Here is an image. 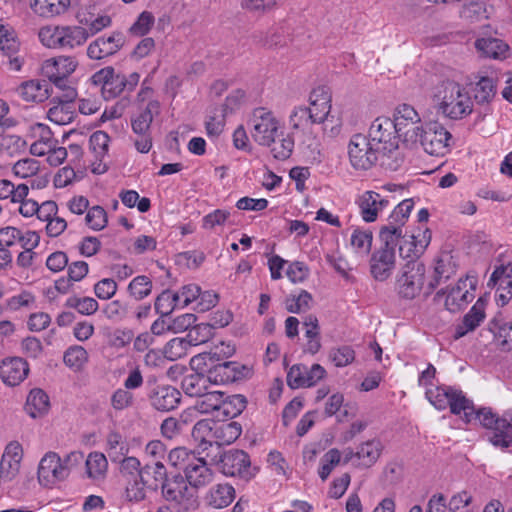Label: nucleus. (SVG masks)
Returning a JSON list of instances; mask_svg holds the SVG:
<instances>
[{"instance_id": "nucleus-1", "label": "nucleus", "mask_w": 512, "mask_h": 512, "mask_svg": "<svg viewBox=\"0 0 512 512\" xmlns=\"http://www.w3.org/2000/svg\"><path fill=\"white\" fill-rule=\"evenodd\" d=\"M438 112L452 120H460L473 111V101L468 90L454 80L441 81L434 90Z\"/></svg>"}, {"instance_id": "nucleus-2", "label": "nucleus", "mask_w": 512, "mask_h": 512, "mask_svg": "<svg viewBox=\"0 0 512 512\" xmlns=\"http://www.w3.org/2000/svg\"><path fill=\"white\" fill-rule=\"evenodd\" d=\"M487 430L489 442L501 449L512 445V411H507L498 417L490 408L474 410V419Z\"/></svg>"}, {"instance_id": "nucleus-3", "label": "nucleus", "mask_w": 512, "mask_h": 512, "mask_svg": "<svg viewBox=\"0 0 512 512\" xmlns=\"http://www.w3.org/2000/svg\"><path fill=\"white\" fill-rule=\"evenodd\" d=\"M332 94L328 87L318 86L314 88L309 95V110L312 123L323 124L327 130L330 126V135H338L341 128V121L331 113Z\"/></svg>"}, {"instance_id": "nucleus-4", "label": "nucleus", "mask_w": 512, "mask_h": 512, "mask_svg": "<svg viewBox=\"0 0 512 512\" xmlns=\"http://www.w3.org/2000/svg\"><path fill=\"white\" fill-rule=\"evenodd\" d=\"M200 414L216 413V417L234 418L245 408V401L241 395L225 397L220 391L203 392L196 401Z\"/></svg>"}, {"instance_id": "nucleus-5", "label": "nucleus", "mask_w": 512, "mask_h": 512, "mask_svg": "<svg viewBox=\"0 0 512 512\" xmlns=\"http://www.w3.org/2000/svg\"><path fill=\"white\" fill-rule=\"evenodd\" d=\"M392 119L399 138L407 145H417L425 127L418 111L410 104H399L393 111Z\"/></svg>"}, {"instance_id": "nucleus-6", "label": "nucleus", "mask_w": 512, "mask_h": 512, "mask_svg": "<svg viewBox=\"0 0 512 512\" xmlns=\"http://www.w3.org/2000/svg\"><path fill=\"white\" fill-rule=\"evenodd\" d=\"M249 125L251 137L261 146L270 147L279 137L280 122L275 114L265 107L253 110Z\"/></svg>"}, {"instance_id": "nucleus-7", "label": "nucleus", "mask_w": 512, "mask_h": 512, "mask_svg": "<svg viewBox=\"0 0 512 512\" xmlns=\"http://www.w3.org/2000/svg\"><path fill=\"white\" fill-rule=\"evenodd\" d=\"M425 265L419 261H408L399 271L396 279L398 294L406 299H413L422 290L425 279Z\"/></svg>"}, {"instance_id": "nucleus-8", "label": "nucleus", "mask_w": 512, "mask_h": 512, "mask_svg": "<svg viewBox=\"0 0 512 512\" xmlns=\"http://www.w3.org/2000/svg\"><path fill=\"white\" fill-rule=\"evenodd\" d=\"M348 156L351 165L357 170H368L374 166L380 156V150L363 134H355L348 144Z\"/></svg>"}, {"instance_id": "nucleus-9", "label": "nucleus", "mask_w": 512, "mask_h": 512, "mask_svg": "<svg viewBox=\"0 0 512 512\" xmlns=\"http://www.w3.org/2000/svg\"><path fill=\"white\" fill-rule=\"evenodd\" d=\"M368 139L383 155L395 151L400 140L393 119L386 116L377 117L371 123Z\"/></svg>"}, {"instance_id": "nucleus-10", "label": "nucleus", "mask_w": 512, "mask_h": 512, "mask_svg": "<svg viewBox=\"0 0 512 512\" xmlns=\"http://www.w3.org/2000/svg\"><path fill=\"white\" fill-rule=\"evenodd\" d=\"M414 208L413 199H405L400 202L389 215L388 222L379 232L380 239L383 243L398 244L403 236L404 226Z\"/></svg>"}, {"instance_id": "nucleus-11", "label": "nucleus", "mask_w": 512, "mask_h": 512, "mask_svg": "<svg viewBox=\"0 0 512 512\" xmlns=\"http://www.w3.org/2000/svg\"><path fill=\"white\" fill-rule=\"evenodd\" d=\"M451 134L438 122L425 124L418 142L426 153L432 156L443 157L450 151Z\"/></svg>"}, {"instance_id": "nucleus-12", "label": "nucleus", "mask_w": 512, "mask_h": 512, "mask_svg": "<svg viewBox=\"0 0 512 512\" xmlns=\"http://www.w3.org/2000/svg\"><path fill=\"white\" fill-rule=\"evenodd\" d=\"M161 494L165 501L184 507H197L196 491L192 489L180 474L163 482Z\"/></svg>"}, {"instance_id": "nucleus-13", "label": "nucleus", "mask_w": 512, "mask_h": 512, "mask_svg": "<svg viewBox=\"0 0 512 512\" xmlns=\"http://www.w3.org/2000/svg\"><path fill=\"white\" fill-rule=\"evenodd\" d=\"M375 250L370 258V273L374 280L384 282L388 280L397 264L395 247L397 244H386Z\"/></svg>"}, {"instance_id": "nucleus-14", "label": "nucleus", "mask_w": 512, "mask_h": 512, "mask_svg": "<svg viewBox=\"0 0 512 512\" xmlns=\"http://www.w3.org/2000/svg\"><path fill=\"white\" fill-rule=\"evenodd\" d=\"M476 285V277L467 275L465 278H460L455 285L443 291V294H446V308L451 312H456L467 306L475 297Z\"/></svg>"}, {"instance_id": "nucleus-15", "label": "nucleus", "mask_w": 512, "mask_h": 512, "mask_svg": "<svg viewBox=\"0 0 512 512\" xmlns=\"http://www.w3.org/2000/svg\"><path fill=\"white\" fill-rule=\"evenodd\" d=\"M355 204L362 220L366 223H373L390 205V200L388 196L379 192L367 190L356 197Z\"/></svg>"}, {"instance_id": "nucleus-16", "label": "nucleus", "mask_w": 512, "mask_h": 512, "mask_svg": "<svg viewBox=\"0 0 512 512\" xmlns=\"http://www.w3.org/2000/svg\"><path fill=\"white\" fill-rule=\"evenodd\" d=\"M251 369L236 361L215 362L208 371V381L219 385L248 378Z\"/></svg>"}, {"instance_id": "nucleus-17", "label": "nucleus", "mask_w": 512, "mask_h": 512, "mask_svg": "<svg viewBox=\"0 0 512 512\" xmlns=\"http://www.w3.org/2000/svg\"><path fill=\"white\" fill-rule=\"evenodd\" d=\"M325 376L326 370L320 364H313L310 368L303 364H295L287 373V383L292 389L311 387Z\"/></svg>"}, {"instance_id": "nucleus-18", "label": "nucleus", "mask_w": 512, "mask_h": 512, "mask_svg": "<svg viewBox=\"0 0 512 512\" xmlns=\"http://www.w3.org/2000/svg\"><path fill=\"white\" fill-rule=\"evenodd\" d=\"M67 478V470L61 465V458L55 452L46 453L38 466L39 483L51 487L59 481Z\"/></svg>"}, {"instance_id": "nucleus-19", "label": "nucleus", "mask_w": 512, "mask_h": 512, "mask_svg": "<svg viewBox=\"0 0 512 512\" xmlns=\"http://www.w3.org/2000/svg\"><path fill=\"white\" fill-rule=\"evenodd\" d=\"M125 36L122 32H112L92 41L87 47V56L93 60H101L116 54L124 45Z\"/></svg>"}, {"instance_id": "nucleus-20", "label": "nucleus", "mask_w": 512, "mask_h": 512, "mask_svg": "<svg viewBox=\"0 0 512 512\" xmlns=\"http://www.w3.org/2000/svg\"><path fill=\"white\" fill-rule=\"evenodd\" d=\"M91 81L101 86L102 95L105 99H113L125 91L124 75L115 73L113 67H105L95 72Z\"/></svg>"}, {"instance_id": "nucleus-21", "label": "nucleus", "mask_w": 512, "mask_h": 512, "mask_svg": "<svg viewBox=\"0 0 512 512\" xmlns=\"http://www.w3.org/2000/svg\"><path fill=\"white\" fill-rule=\"evenodd\" d=\"M28 362L18 356L6 357L0 361V379L10 387L20 385L28 376Z\"/></svg>"}, {"instance_id": "nucleus-22", "label": "nucleus", "mask_w": 512, "mask_h": 512, "mask_svg": "<svg viewBox=\"0 0 512 512\" xmlns=\"http://www.w3.org/2000/svg\"><path fill=\"white\" fill-rule=\"evenodd\" d=\"M109 142V135L102 130L96 131L90 136L89 145L92 154L90 166L94 174H103L108 169Z\"/></svg>"}, {"instance_id": "nucleus-23", "label": "nucleus", "mask_w": 512, "mask_h": 512, "mask_svg": "<svg viewBox=\"0 0 512 512\" xmlns=\"http://www.w3.org/2000/svg\"><path fill=\"white\" fill-rule=\"evenodd\" d=\"M488 286L496 287V301L506 305L512 298V262L494 270L488 281Z\"/></svg>"}, {"instance_id": "nucleus-24", "label": "nucleus", "mask_w": 512, "mask_h": 512, "mask_svg": "<svg viewBox=\"0 0 512 512\" xmlns=\"http://www.w3.org/2000/svg\"><path fill=\"white\" fill-rule=\"evenodd\" d=\"M184 479L196 491L212 481L213 473L203 458L192 457L184 467Z\"/></svg>"}, {"instance_id": "nucleus-25", "label": "nucleus", "mask_w": 512, "mask_h": 512, "mask_svg": "<svg viewBox=\"0 0 512 512\" xmlns=\"http://www.w3.org/2000/svg\"><path fill=\"white\" fill-rule=\"evenodd\" d=\"M17 93L23 101L30 103H42L55 94L49 82L42 79H31L21 83Z\"/></svg>"}, {"instance_id": "nucleus-26", "label": "nucleus", "mask_w": 512, "mask_h": 512, "mask_svg": "<svg viewBox=\"0 0 512 512\" xmlns=\"http://www.w3.org/2000/svg\"><path fill=\"white\" fill-rule=\"evenodd\" d=\"M431 240V233L426 228L424 230H418L417 234L407 235L403 232V236L398 241L399 252L402 257H419Z\"/></svg>"}, {"instance_id": "nucleus-27", "label": "nucleus", "mask_w": 512, "mask_h": 512, "mask_svg": "<svg viewBox=\"0 0 512 512\" xmlns=\"http://www.w3.org/2000/svg\"><path fill=\"white\" fill-rule=\"evenodd\" d=\"M497 83V76L493 73L476 75L472 83L475 102L479 105H489L496 97Z\"/></svg>"}, {"instance_id": "nucleus-28", "label": "nucleus", "mask_w": 512, "mask_h": 512, "mask_svg": "<svg viewBox=\"0 0 512 512\" xmlns=\"http://www.w3.org/2000/svg\"><path fill=\"white\" fill-rule=\"evenodd\" d=\"M78 66V61L73 56L61 55L43 61L42 74L47 78L69 77Z\"/></svg>"}, {"instance_id": "nucleus-29", "label": "nucleus", "mask_w": 512, "mask_h": 512, "mask_svg": "<svg viewBox=\"0 0 512 512\" xmlns=\"http://www.w3.org/2000/svg\"><path fill=\"white\" fill-rule=\"evenodd\" d=\"M486 301L479 298L454 329V338L459 339L474 331L485 319Z\"/></svg>"}, {"instance_id": "nucleus-30", "label": "nucleus", "mask_w": 512, "mask_h": 512, "mask_svg": "<svg viewBox=\"0 0 512 512\" xmlns=\"http://www.w3.org/2000/svg\"><path fill=\"white\" fill-rule=\"evenodd\" d=\"M151 405L159 411L174 409L180 400V393L169 385H157L149 395Z\"/></svg>"}, {"instance_id": "nucleus-31", "label": "nucleus", "mask_w": 512, "mask_h": 512, "mask_svg": "<svg viewBox=\"0 0 512 512\" xmlns=\"http://www.w3.org/2000/svg\"><path fill=\"white\" fill-rule=\"evenodd\" d=\"M32 133L38 137L30 146V153L33 156L42 157L50 152L52 147L58 144V141L53 137L50 128L42 123H35L31 127Z\"/></svg>"}, {"instance_id": "nucleus-32", "label": "nucleus", "mask_w": 512, "mask_h": 512, "mask_svg": "<svg viewBox=\"0 0 512 512\" xmlns=\"http://www.w3.org/2000/svg\"><path fill=\"white\" fill-rule=\"evenodd\" d=\"M158 101H149L145 108L140 109L131 118V126L134 134L150 133L151 123L155 115L159 113Z\"/></svg>"}, {"instance_id": "nucleus-33", "label": "nucleus", "mask_w": 512, "mask_h": 512, "mask_svg": "<svg viewBox=\"0 0 512 512\" xmlns=\"http://www.w3.org/2000/svg\"><path fill=\"white\" fill-rule=\"evenodd\" d=\"M60 49L72 50L89 38L88 30L78 25H61Z\"/></svg>"}, {"instance_id": "nucleus-34", "label": "nucleus", "mask_w": 512, "mask_h": 512, "mask_svg": "<svg viewBox=\"0 0 512 512\" xmlns=\"http://www.w3.org/2000/svg\"><path fill=\"white\" fill-rule=\"evenodd\" d=\"M50 408V400L46 392L40 388L30 390L24 409L26 413L32 417H42L48 413Z\"/></svg>"}, {"instance_id": "nucleus-35", "label": "nucleus", "mask_w": 512, "mask_h": 512, "mask_svg": "<svg viewBox=\"0 0 512 512\" xmlns=\"http://www.w3.org/2000/svg\"><path fill=\"white\" fill-rule=\"evenodd\" d=\"M74 101L52 98V107L47 112L48 119L58 125L70 124L75 117Z\"/></svg>"}, {"instance_id": "nucleus-36", "label": "nucleus", "mask_w": 512, "mask_h": 512, "mask_svg": "<svg viewBox=\"0 0 512 512\" xmlns=\"http://www.w3.org/2000/svg\"><path fill=\"white\" fill-rule=\"evenodd\" d=\"M146 489L157 491L156 481L144 480L143 477L126 479L125 496L132 502H141L146 498Z\"/></svg>"}, {"instance_id": "nucleus-37", "label": "nucleus", "mask_w": 512, "mask_h": 512, "mask_svg": "<svg viewBox=\"0 0 512 512\" xmlns=\"http://www.w3.org/2000/svg\"><path fill=\"white\" fill-rule=\"evenodd\" d=\"M475 48L482 56L493 59L506 58L509 50L508 45L497 38H479Z\"/></svg>"}, {"instance_id": "nucleus-38", "label": "nucleus", "mask_w": 512, "mask_h": 512, "mask_svg": "<svg viewBox=\"0 0 512 512\" xmlns=\"http://www.w3.org/2000/svg\"><path fill=\"white\" fill-rule=\"evenodd\" d=\"M214 427L215 420L212 419H202L194 425L192 438L202 451L214 445Z\"/></svg>"}, {"instance_id": "nucleus-39", "label": "nucleus", "mask_w": 512, "mask_h": 512, "mask_svg": "<svg viewBox=\"0 0 512 512\" xmlns=\"http://www.w3.org/2000/svg\"><path fill=\"white\" fill-rule=\"evenodd\" d=\"M242 429L237 422L215 421L214 444L228 445L234 442L240 435Z\"/></svg>"}, {"instance_id": "nucleus-40", "label": "nucleus", "mask_w": 512, "mask_h": 512, "mask_svg": "<svg viewBox=\"0 0 512 512\" xmlns=\"http://www.w3.org/2000/svg\"><path fill=\"white\" fill-rule=\"evenodd\" d=\"M235 497V490L228 484H218L212 487L207 496L206 500L209 506L222 509L229 506Z\"/></svg>"}, {"instance_id": "nucleus-41", "label": "nucleus", "mask_w": 512, "mask_h": 512, "mask_svg": "<svg viewBox=\"0 0 512 512\" xmlns=\"http://www.w3.org/2000/svg\"><path fill=\"white\" fill-rule=\"evenodd\" d=\"M450 400L448 407H450L453 414L463 415V419L467 423L473 421L475 408L472 402L466 398L461 390L453 388Z\"/></svg>"}, {"instance_id": "nucleus-42", "label": "nucleus", "mask_w": 512, "mask_h": 512, "mask_svg": "<svg viewBox=\"0 0 512 512\" xmlns=\"http://www.w3.org/2000/svg\"><path fill=\"white\" fill-rule=\"evenodd\" d=\"M456 268V263L451 254H441L435 262L434 279L430 283V286L434 288L441 282L448 280L452 275L456 273Z\"/></svg>"}, {"instance_id": "nucleus-43", "label": "nucleus", "mask_w": 512, "mask_h": 512, "mask_svg": "<svg viewBox=\"0 0 512 512\" xmlns=\"http://www.w3.org/2000/svg\"><path fill=\"white\" fill-rule=\"evenodd\" d=\"M86 475L88 478L99 481L103 480L108 470V461L101 452H91L85 461Z\"/></svg>"}, {"instance_id": "nucleus-44", "label": "nucleus", "mask_w": 512, "mask_h": 512, "mask_svg": "<svg viewBox=\"0 0 512 512\" xmlns=\"http://www.w3.org/2000/svg\"><path fill=\"white\" fill-rule=\"evenodd\" d=\"M372 241V232L369 229L361 227L354 228L350 236L351 248L360 256H366L370 253Z\"/></svg>"}, {"instance_id": "nucleus-45", "label": "nucleus", "mask_w": 512, "mask_h": 512, "mask_svg": "<svg viewBox=\"0 0 512 512\" xmlns=\"http://www.w3.org/2000/svg\"><path fill=\"white\" fill-rule=\"evenodd\" d=\"M20 48L14 28L0 20V51L5 56L16 55Z\"/></svg>"}, {"instance_id": "nucleus-46", "label": "nucleus", "mask_w": 512, "mask_h": 512, "mask_svg": "<svg viewBox=\"0 0 512 512\" xmlns=\"http://www.w3.org/2000/svg\"><path fill=\"white\" fill-rule=\"evenodd\" d=\"M106 452L112 463L128 455V443L119 432L112 431L107 435Z\"/></svg>"}, {"instance_id": "nucleus-47", "label": "nucleus", "mask_w": 512, "mask_h": 512, "mask_svg": "<svg viewBox=\"0 0 512 512\" xmlns=\"http://www.w3.org/2000/svg\"><path fill=\"white\" fill-rule=\"evenodd\" d=\"M29 194L26 183L15 185L7 179L0 180V200H9L11 203L19 202Z\"/></svg>"}, {"instance_id": "nucleus-48", "label": "nucleus", "mask_w": 512, "mask_h": 512, "mask_svg": "<svg viewBox=\"0 0 512 512\" xmlns=\"http://www.w3.org/2000/svg\"><path fill=\"white\" fill-rule=\"evenodd\" d=\"M381 451V443L377 440H371L361 444L355 453V456L359 460V465L370 467L378 460Z\"/></svg>"}, {"instance_id": "nucleus-49", "label": "nucleus", "mask_w": 512, "mask_h": 512, "mask_svg": "<svg viewBox=\"0 0 512 512\" xmlns=\"http://www.w3.org/2000/svg\"><path fill=\"white\" fill-rule=\"evenodd\" d=\"M192 347L187 335L185 337H176L166 343L163 348V355L170 361H176L185 357Z\"/></svg>"}, {"instance_id": "nucleus-50", "label": "nucleus", "mask_w": 512, "mask_h": 512, "mask_svg": "<svg viewBox=\"0 0 512 512\" xmlns=\"http://www.w3.org/2000/svg\"><path fill=\"white\" fill-rule=\"evenodd\" d=\"M224 466L230 467L227 471L230 475L242 474L250 467V459L246 452L235 450L229 452L223 458Z\"/></svg>"}, {"instance_id": "nucleus-51", "label": "nucleus", "mask_w": 512, "mask_h": 512, "mask_svg": "<svg viewBox=\"0 0 512 512\" xmlns=\"http://www.w3.org/2000/svg\"><path fill=\"white\" fill-rule=\"evenodd\" d=\"M208 375L205 377L200 373H190L185 375L181 381L183 391L191 397H199L206 390Z\"/></svg>"}, {"instance_id": "nucleus-52", "label": "nucleus", "mask_w": 512, "mask_h": 512, "mask_svg": "<svg viewBox=\"0 0 512 512\" xmlns=\"http://www.w3.org/2000/svg\"><path fill=\"white\" fill-rule=\"evenodd\" d=\"M492 331L502 349L512 350V321L497 319L493 323Z\"/></svg>"}, {"instance_id": "nucleus-53", "label": "nucleus", "mask_w": 512, "mask_h": 512, "mask_svg": "<svg viewBox=\"0 0 512 512\" xmlns=\"http://www.w3.org/2000/svg\"><path fill=\"white\" fill-rule=\"evenodd\" d=\"M26 141L15 134H6L4 132L0 136V152H4L7 155L14 156L20 154L26 149Z\"/></svg>"}, {"instance_id": "nucleus-54", "label": "nucleus", "mask_w": 512, "mask_h": 512, "mask_svg": "<svg viewBox=\"0 0 512 512\" xmlns=\"http://www.w3.org/2000/svg\"><path fill=\"white\" fill-rule=\"evenodd\" d=\"M61 25H45L38 31V39L46 48L60 49Z\"/></svg>"}, {"instance_id": "nucleus-55", "label": "nucleus", "mask_w": 512, "mask_h": 512, "mask_svg": "<svg viewBox=\"0 0 512 512\" xmlns=\"http://www.w3.org/2000/svg\"><path fill=\"white\" fill-rule=\"evenodd\" d=\"M65 306L78 311L81 315H92L98 310V302L92 297H77L71 296L66 302Z\"/></svg>"}, {"instance_id": "nucleus-56", "label": "nucleus", "mask_w": 512, "mask_h": 512, "mask_svg": "<svg viewBox=\"0 0 512 512\" xmlns=\"http://www.w3.org/2000/svg\"><path fill=\"white\" fill-rule=\"evenodd\" d=\"M452 387L442 386L426 391V397L429 402L438 410H445L449 403L452 394Z\"/></svg>"}, {"instance_id": "nucleus-57", "label": "nucleus", "mask_w": 512, "mask_h": 512, "mask_svg": "<svg viewBox=\"0 0 512 512\" xmlns=\"http://www.w3.org/2000/svg\"><path fill=\"white\" fill-rule=\"evenodd\" d=\"M114 463L119 465V472L125 479L140 477L143 471L140 460L134 456L125 455L121 460H117Z\"/></svg>"}, {"instance_id": "nucleus-58", "label": "nucleus", "mask_w": 512, "mask_h": 512, "mask_svg": "<svg viewBox=\"0 0 512 512\" xmlns=\"http://www.w3.org/2000/svg\"><path fill=\"white\" fill-rule=\"evenodd\" d=\"M329 360L339 368L350 365L355 359V352L351 346L343 345L333 347L328 354Z\"/></svg>"}, {"instance_id": "nucleus-59", "label": "nucleus", "mask_w": 512, "mask_h": 512, "mask_svg": "<svg viewBox=\"0 0 512 512\" xmlns=\"http://www.w3.org/2000/svg\"><path fill=\"white\" fill-rule=\"evenodd\" d=\"M311 301V294L305 290H301L298 294L288 296L285 300V306L290 313L299 314L309 309Z\"/></svg>"}, {"instance_id": "nucleus-60", "label": "nucleus", "mask_w": 512, "mask_h": 512, "mask_svg": "<svg viewBox=\"0 0 512 512\" xmlns=\"http://www.w3.org/2000/svg\"><path fill=\"white\" fill-rule=\"evenodd\" d=\"M88 360V353L82 346H72L64 353L63 361L66 366L77 371L80 370Z\"/></svg>"}, {"instance_id": "nucleus-61", "label": "nucleus", "mask_w": 512, "mask_h": 512, "mask_svg": "<svg viewBox=\"0 0 512 512\" xmlns=\"http://www.w3.org/2000/svg\"><path fill=\"white\" fill-rule=\"evenodd\" d=\"M128 291L136 300H142L151 294L152 281L145 275L137 276L129 283Z\"/></svg>"}, {"instance_id": "nucleus-62", "label": "nucleus", "mask_w": 512, "mask_h": 512, "mask_svg": "<svg viewBox=\"0 0 512 512\" xmlns=\"http://www.w3.org/2000/svg\"><path fill=\"white\" fill-rule=\"evenodd\" d=\"M39 170L40 164L33 158L20 159L12 167L13 174L22 179L37 176Z\"/></svg>"}, {"instance_id": "nucleus-63", "label": "nucleus", "mask_w": 512, "mask_h": 512, "mask_svg": "<svg viewBox=\"0 0 512 512\" xmlns=\"http://www.w3.org/2000/svg\"><path fill=\"white\" fill-rule=\"evenodd\" d=\"M49 81L54 85V87L59 91L58 94H53V98L62 99L68 101H74L77 97V91L74 88L69 77H58V78H48Z\"/></svg>"}, {"instance_id": "nucleus-64", "label": "nucleus", "mask_w": 512, "mask_h": 512, "mask_svg": "<svg viewBox=\"0 0 512 512\" xmlns=\"http://www.w3.org/2000/svg\"><path fill=\"white\" fill-rule=\"evenodd\" d=\"M268 468L277 476L289 478L291 469L279 451H271L267 456Z\"/></svg>"}]
</instances>
